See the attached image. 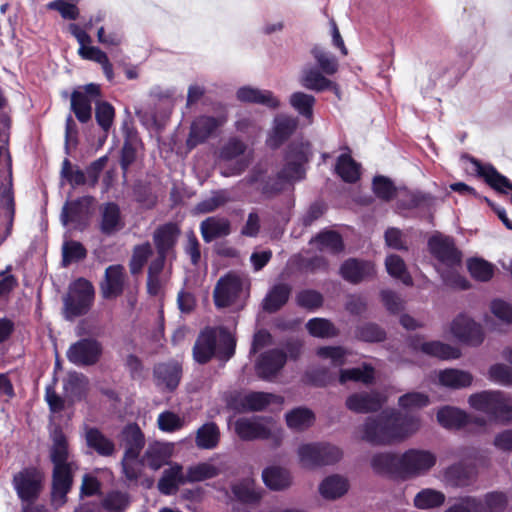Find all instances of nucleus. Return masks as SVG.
Listing matches in <instances>:
<instances>
[{
  "label": "nucleus",
  "instance_id": "1",
  "mask_svg": "<svg viewBox=\"0 0 512 512\" xmlns=\"http://www.w3.org/2000/svg\"><path fill=\"white\" fill-rule=\"evenodd\" d=\"M420 418L415 415L402 416L399 412L383 411L368 417L361 427L362 439L373 445H389L402 442L420 428Z\"/></svg>",
  "mask_w": 512,
  "mask_h": 512
},
{
  "label": "nucleus",
  "instance_id": "2",
  "mask_svg": "<svg viewBox=\"0 0 512 512\" xmlns=\"http://www.w3.org/2000/svg\"><path fill=\"white\" fill-rule=\"evenodd\" d=\"M53 444L50 450V458L54 465L52 480V503L56 507L66 502V495L73 483V474L77 469L76 464L70 460L68 443L61 431L55 430Z\"/></svg>",
  "mask_w": 512,
  "mask_h": 512
},
{
  "label": "nucleus",
  "instance_id": "3",
  "mask_svg": "<svg viewBox=\"0 0 512 512\" xmlns=\"http://www.w3.org/2000/svg\"><path fill=\"white\" fill-rule=\"evenodd\" d=\"M236 341L224 328H205L194 344V359L206 363L215 354L220 359L228 360L235 353Z\"/></svg>",
  "mask_w": 512,
  "mask_h": 512
},
{
  "label": "nucleus",
  "instance_id": "4",
  "mask_svg": "<svg viewBox=\"0 0 512 512\" xmlns=\"http://www.w3.org/2000/svg\"><path fill=\"white\" fill-rule=\"evenodd\" d=\"M469 405L501 424H512V396L501 390H485L468 398Z\"/></svg>",
  "mask_w": 512,
  "mask_h": 512
},
{
  "label": "nucleus",
  "instance_id": "5",
  "mask_svg": "<svg viewBox=\"0 0 512 512\" xmlns=\"http://www.w3.org/2000/svg\"><path fill=\"white\" fill-rule=\"evenodd\" d=\"M234 426L236 434L244 441L270 440L278 447L284 438L283 429L271 418H239Z\"/></svg>",
  "mask_w": 512,
  "mask_h": 512
},
{
  "label": "nucleus",
  "instance_id": "6",
  "mask_svg": "<svg viewBox=\"0 0 512 512\" xmlns=\"http://www.w3.org/2000/svg\"><path fill=\"white\" fill-rule=\"evenodd\" d=\"M296 452L300 466L309 470L335 464L342 458V451L326 442L303 443Z\"/></svg>",
  "mask_w": 512,
  "mask_h": 512
},
{
  "label": "nucleus",
  "instance_id": "7",
  "mask_svg": "<svg viewBox=\"0 0 512 512\" xmlns=\"http://www.w3.org/2000/svg\"><path fill=\"white\" fill-rule=\"evenodd\" d=\"M94 300V287L84 278H79L69 286L68 294L64 297V316L67 320L85 315Z\"/></svg>",
  "mask_w": 512,
  "mask_h": 512
},
{
  "label": "nucleus",
  "instance_id": "8",
  "mask_svg": "<svg viewBox=\"0 0 512 512\" xmlns=\"http://www.w3.org/2000/svg\"><path fill=\"white\" fill-rule=\"evenodd\" d=\"M240 185L249 191L260 193L264 198L270 199L281 193L287 184L279 172L272 176L268 173L266 165L259 164L240 181Z\"/></svg>",
  "mask_w": 512,
  "mask_h": 512
},
{
  "label": "nucleus",
  "instance_id": "9",
  "mask_svg": "<svg viewBox=\"0 0 512 512\" xmlns=\"http://www.w3.org/2000/svg\"><path fill=\"white\" fill-rule=\"evenodd\" d=\"M336 379L341 385L349 381L370 385L375 380V370L372 365L363 363L359 367L340 369L338 373L323 368L315 371L312 376L313 382L318 386H326Z\"/></svg>",
  "mask_w": 512,
  "mask_h": 512
},
{
  "label": "nucleus",
  "instance_id": "10",
  "mask_svg": "<svg viewBox=\"0 0 512 512\" xmlns=\"http://www.w3.org/2000/svg\"><path fill=\"white\" fill-rule=\"evenodd\" d=\"M247 151V145L240 139L230 138L220 150V161L224 163L221 174L229 177L239 175L250 165L252 153Z\"/></svg>",
  "mask_w": 512,
  "mask_h": 512
},
{
  "label": "nucleus",
  "instance_id": "11",
  "mask_svg": "<svg viewBox=\"0 0 512 512\" xmlns=\"http://www.w3.org/2000/svg\"><path fill=\"white\" fill-rule=\"evenodd\" d=\"M437 463L434 452L411 448L401 454V479L407 480L428 474Z\"/></svg>",
  "mask_w": 512,
  "mask_h": 512
},
{
  "label": "nucleus",
  "instance_id": "12",
  "mask_svg": "<svg viewBox=\"0 0 512 512\" xmlns=\"http://www.w3.org/2000/svg\"><path fill=\"white\" fill-rule=\"evenodd\" d=\"M42 474L33 467H26L13 475L12 486L22 505H31L40 495Z\"/></svg>",
  "mask_w": 512,
  "mask_h": 512
},
{
  "label": "nucleus",
  "instance_id": "13",
  "mask_svg": "<svg viewBox=\"0 0 512 512\" xmlns=\"http://www.w3.org/2000/svg\"><path fill=\"white\" fill-rule=\"evenodd\" d=\"M449 332L456 340L471 346H479L484 340L482 326L465 313L451 321Z\"/></svg>",
  "mask_w": 512,
  "mask_h": 512
},
{
  "label": "nucleus",
  "instance_id": "14",
  "mask_svg": "<svg viewBox=\"0 0 512 512\" xmlns=\"http://www.w3.org/2000/svg\"><path fill=\"white\" fill-rule=\"evenodd\" d=\"M100 98V88L97 84H87L71 94V110L76 118L88 122L92 117V104H97Z\"/></svg>",
  "mask_w": 512,
  "mask_h": 512
},
{
  "label": "nucleus",
  "instance_id": "15",
  "mask_svg": "<svg viewBox=\"0 0 512 512\" xmlns=\"http://www.w3.org/2000/svg\"><path fill=\"white\" fill-rule=\"evenodd\" d=\"M271 403L280 404L282 398L271 393L251 392L244 395L235 393L227 400L228 407L237 412L260 411Z\"/></svg>",
  "mask_w": 512,
  "mask_h": 512
},
{
  "label": "nucleus",
  "instance_id": "16",
  "mask_svg": "<svg viewBox=\"0 0 512 512\" xmlns=\"http://www.w3.org/2000/svg\"><path fill=\"white\" fill-rule=\"evenodd\" d=\"M102 354V345L93 338H84L72 344L67 350V359L76 366H92Z\"/></svg>",
  "mask_w": 512,
  "mask_h": 512
},
{
  "label": "nucleus",
  "instance_id": "17",
  "mask_svg": "<svg viewBox=\"0 0 512 512\" xmlns=\"http://www.w3.org/2000/svg\"><path fill=\"white\" fill-rule=\"evenodd\" d=\"M92 202V197H83L66 203L61 213L62 224L73 229L83 230L88 223Z\"/></svg>",
  "mask_w": 512,
  "mask_h": 512
},
{
  "label": "nucleus",
  "instance_id": "18",
  "mask_svg": "<svg viewBox=\"0 0 512 512\" xmlns=\"http://www.w3.org/2000/svg\"><path fill=\"white\" fill-rule=\"evenodd\" d=\"M430 252L443 265L454 268L461 263V254L452 238L442 234L433 235L428 242Z\"/></svg>",
  "mask_w": 512,
  "mask_h": 512
},
{
  "label": "nucleus",
  "instance_id": "19",
  "mask_svg": "<svg viewBox=\"0 0 512 512\" xmlns=\"http://www.w3.org/2000/svg\"><path fill=\"white\" fill-rule=\"evenodd\" d=\"M242 292V280L235 274L221 277L214 289V302L219 308L232 305Z\"/></svg>",
  "mask_w": 512,
  "mask_h": 512
},
{
  "label": "nucleus",
  "instance_id": "20",
  "mask_svg": "<svg viewBox=\"0 0 512 512\" xmlns=\"http://www.w3.org/2000/svg\"><path fill=\"white\" fill-rule=\"evenodd\" d=\"M384 401L377 391H360L350 394L345 400V406L354 413L366 414L379 410Z\"/></svg>",
  "mask_w": 512,
  "mask_h": 512
},
{
  "label": "nucleus",
  "instance_id": "21",
  "mask_svg": "<svg viewBox=\"0 0 512 512\" xmlns=\"http://www.w3.org/2000/svg\"><path fill=\"white\" fill-rule=\"evenodd\" d=\"M285 165L280 175L286 184L301 180L304 177L303 164L307 161V156L302 146H290L285 158Z\"/></svg>",
  "mask_w": 512,
  "mask_h": 512
},
{
  "label": "nucleus",
  "instance_id": "22",
  "mask_svg": "<svg viewBox=\"0 0 512 512\" xmlns=\"http://www.w3.org/2000/svg\"><path fill=\"white\" fill-rule=\"evenodd\" d=\"M411 347L417 352H422L441 360L457 359L461 355L458 348L441 341H423L420 338H415L411 341Z\"/></svg>",
  "mask_w": 512,
  "mask_h": 512
},
{
  "label": "nucleus",
  "instance_id": "23",
  "mask_svg": "<svg viewBox=\"0 0 512 512\" xmlns=\"http://www.w3.org/2000/svg\"><path fill=\"white\" fill-rule=\"evenodd\" d=\"M154 381L161 390H174L180 381L181 367L178 362L159 363L154 367Z\"/></svg>",
  "mask_w": 512,
  "mask_h": 512
},
{
  "label": "nucleus",
  "instance_id": "24",
  "mask_svg": "<svg viewBox=\"0 0 512 512\" xmlns=\"http://www.w3.org/2000/svg\"><path fill=\"white\" fill-rule=\"evenodd\" d=\"M341 276L348 282L356 284L375 275L373 263L350 258L340 267Z\"/></svg>",
  "mask_w": 512,
  "mask_h": 512
},
{
  "label": "nucleus",
  "instance_id": "25",
  "mask_svg": "<svg viewBox=\"0 0 512 512\" xmlns=\"http://www.w3.org/2000/svg\"><path fill=\"white\" fill-rule=\"evenodd\" d=\"M236 98L243 103L260 104L270 109H277L280 106L279 99L272 91L252 86L240 87L236 91Z\"/></svg>",
  "mask_w": 512,
  "mask_h": 512
},
{
  "label": "nucleus",
  "instance_id": "26",
  "mask_svg": "<svg viewBox=\"0 0 512 512\" xmlns=\"http://www.w3.org/2000/svg\"><path fill=\"white\" fill-rule=\"evenodd\" d=\"M84 437L88 448L103 457L113 456L116 452L114 441L104 435L99 429L83 426Z\"/></svg>",
  "mask_w": 512,
  "mask_h": 512
},
{
  "label": "nucleus",
  "instance_id": "27",
  "mask_svg": "<svg viewBox=\"0 0 512 512\" xmlns=\"http://www.w3.org/2000/svg\"><path fill=\"white\" fill-rule=\"evenodd\" d=\"M125 269L121 265H111L105 270V279L101 283L104 298H116L122 294L125 284Z\"/></svg>",
  "mask_w": 512,
  "mask_h": 512
},
{
  "label": "nucleus",
  "instance_id": "28",
  "mask_svg": "<svg viewBox=\"0 0 512 512\" xmlns=\"http://www.w3.org/2000/svg\"><path fill=\"white\" fill-rule=\"evenodd\" d=\"M371 467L376 474L401 479V454L377 453L371 458Z\"/></svg>",
  "mask_w": 512,
  "mask_h": 512
},
{
  "label": "nucleus",
  "instance_id": "29",
  "mask_svg": "<svg viewBox=\"0 0 512 512\" xmlns=\"http://www.w3.org/2000/svg\"><path fill=\"white\" fill-rule=\"evenodd\" d=\"M299 83L302 87L315 92H322L327 89H332L335 93L338 92L337 85L326 78L321 70L312 66H306L302 69Z\"/></svg>",
  "mask_w": 512,
  "mask_h": 512
},
{
  "label": "nucleus",
  "instance_id": "30",
  "mask_svg": "<svg viewBox=\"0 0 512 512\" xmlns=\"http://www.w3.org/2000/svg\"><path fill=\"white\" fill-rule=\"evenodd\" d=\"M475 478V469L463 462L450 465L444 470L443 480L452 487H465L470 485Z\"/></svg>",
  "mask_w": 512,
  "mask_h": 512
},
{
  "label": "nucleus",
  "instance_id": "31",
  "mask_svg": "<svg viewBox=\"0 0 512 512\" xmlns=\"http://www.w3.org/2000/svg\"><path fill=\"white\" fill-rule=\"evenodd\" d=\"M100 230L105 235H112L124 227L120 208L117 204L109 202L100 207Z\"/></svg>",
  "mask_w": 512,
  "mask_h": 512
},
{
  "label": "nucleus",
  "instance_id": "32",
  "mask_svg": "<svg viewBox=\"0 0 512 512\" xmlns=\"http://www.w3.org/2000/svg\"><path fill=\"white\" fill-rule=\"evenodd\" d=\"M296 118L287 115H277L274 119V127L267 143L272 148L280 146L297 128Z\"/></svg>",
  "mask_w": 512,
  "mask_h": 512
},
{
  "label": "nucleus",
  "instance_id": "33",
  "mask_svg": "<svg viewBox=\"0 0 512 512\" xmlns=\"http://www.w3.org/2000/svg\"><path fill=\"white\" fill-rule=\"evenodd\" d=\"M227 121V114L220 113L217 117L201 116L194 121V145L208 139L218 127Z\"/></svg>",
  "mask_w": 512,
  "mask_h": 512
},
{
  "label": "nucleus",
  "instance_id": "34",
  "mask_svg": "<svg viewBox=\"0 0 512 512\" xmlns=\"http://www.w3.org/2000/svg\"><path fill=\"white\" fill-rule=\"evenodd\" d=\"M286 354L280 349L264 353L257 363V372L261 378L274 376L285 364Z\"/></svg>",
  "mask_w": 512,
  "mask_h": 512
},
{
  "label": "nucleus",
  "instance_id": "35",
  "mask_svg": "<svg viewBox=\"0 0 512 512\" xmlns=\"http://www.w3.org/2000/svg\"><path fill=\"white\" fill-rule=\"evenodd\" d=\"M436 377L441 386L451 389H463L469 387L473 382L471 373L454 368L439 370Z\"/></svg>",
  "mask_w": 512,
  "mask_h": 512
},
{
  "label": "nucleus",
  "instance_id": "36",
  "mask_svg": "<svg viewBox=\"0 0 512 512\" xmlns=\"http://www.w3.org/2000/svg\"><path fill=\"white\" fill-rule=\"evenodd\" d=\"M121 443L125 449V455L140 456L145 445V438L137 424H129L122 430Z\"/></svg>",
  "mask_w": 512,
  "mask_h": 512
},
{
  "label": "nucleus",
  "instance_id": "37",
  "mask_svg": "<svg viewBox=\"0 0 512 512\" xmlns=\"http://www.w3.org/2000/svg\"><path fill=\"white\" fill-rule=\"evenodd\" d=\"M172 445L162 442L150 443L143 456V463L153 470H158L172 454Z\"/></svg>",
  "mask_w": 512,
  "mask_h": 512
},
{
  "label": "nucleus",
  "instance_id": "38",
  "mask_svg": "<svg viewBox=\"0 0 512 512\" xmlns=\"http://www.w3.org/2000/svg\"><path fill=\"white\" fill-rule=\"evenodd\" d=\"M437 420L444 428L460 429L468 427L470 416L458 408L446 406L437 412Z\"/></svg>",
  "mask_w": 512,
  "mask_h": 512
},
{
  "label": "nucleus",
  "instance_id": "39",
  "mask_svg": "<svg viewBox=\"0 0 512 512\" xmlns=\"http://www.w3.org/2000/svg\"><path fill=\"white\" fill-rule=\"evenodd\" d=\"M349 488L348 480L340 475L326 477L319 486L321 496L328 500L342 497Z\"/></svg>",
  "mask_w": 512,
  "mask_h": 512
},
{
  "label": "nucleus",
  "instance_id": "40",
  "mask_svg": "<svg viewBox=\"0 0 512 512\" xmlns=\"http://www.w3.org/2000/svg\"><path fill=\"white\" fill-rule=\"evenodd\" d=\"M180 230L174 223H167L154 232V242L157 252L168 254L169 250L176 243Z\"/></svg>",
  "mask_w": 512,
  "mask_h": 512
},
{
  "label": "nucleus",
  "instance_id": "41",
  "mask_svg": "<svg viewBox=\"0 0 512 512\" xmlns=\"http://www.w3.org/2000/svg\"><path fill=\"white\" fill-rule=\"evenodd\" d=\"M445 499L446 496L442 491L424 488L414 496L413 505L419 510H431L441 507Z\"/></svg>",
  "mask_w": 512,
  "mask_h": 512
},
{
  "label": "nucleus",
  "instance_id": "42",
  "mask_svg": "<svg viewBox=\"0 0 512 512\" xmlns=\"http://www.w3.org/2000/svg\"><path fill=\"white\" fill-rule=\"evenodd\" d=\"M287 426L294 431H304L311 427L315 421V415L312 410L305 407H298L285 416Z\"/></svg>",
  "mask_w": 512,
  "mask_h": 512
},
{
  "label": "nucleus",
  "instance_id": "43",
  "mask_svg": "<svg viewBox=\"0 0 512 512\" xmlns=\"http://www.w3.org/2000/svg\"><path fill=\"white\" fill-rule=\"evenodd\" d=\"M262 478L264 483L273 490H282L291 484L289 471L282 467L272 466L264 469Z\"/></svg>",
  "mask_w": 512,
  "mask_h": 512
},
{
  "label": "nucleus",
  "instance_id": "44",
  "mask_svg": "<svg viewBox=\"0 0 512 512\" xmlns=\"http://www.w3.org/2000/svg\"><path fill=\"white\" fill-rule=\"evenodd\" d=\"M201 232L205 241L226 236L230 233V223L225 218L210 217L201 223Z\"/></svg>",
  "mask_w": 512,
  "mask_h": 512
},
{
  "label": "nucleus",
  "instance_id": "45",
  "mask_svg": "<svg viewBox=\"0 0 512 512\" xmlns=\"http://www.w3.org/2000/svg\"><path fill=\"white\" fill-rule=\"evenodd\" d=\"M184 482L182 467L174 465L164 470L158 482V489L165 495L174 494L180 484Z\"/></svg>",
  "mask_w": 512,
  "mask_h": 512
},
{
  "label": "nucleus",
  "instance_id": "46",
  "mask_svg": "<svg viewBox=\"0 0 512 512\" xmlns=\"http://www.w3.org/2000/svg\"><path fill=\"white\" fill-rule=\"evenodd\" d=\"M291 289L287 284L275 285L263 301V309L267 312H275L288 300Z\"/></svg>",
  "mask_w": 512,
  "mask_h": 512
},
{
  "label": "nucleus",
  "instance_id": "47",
  "mask_svg": "<svg viewBox=\"0 0 512 512\" xmlns=\"http://www.w3.org/2000/svg\"><path fill=\"white\" fill-rule=\"evenodd\" d=\"M316 99L313 95L301 91L294 92L289 97L290 105L304 118L311 123L313 117V107Z\"/></svg>",
  "mask_w": 512,
  "mask_h": 512
},
{
  "label": "nucleus",
  "instance_id": "48",
  "mask_svg": "<svg viewBox=\"0 0 512 512\" xmlns=\"http://www.w3.org/2000/svg\"><path fill=\"white\" fill-rule=\"evenodd\" d=\"M385 266L390 276L399 279L407 286H411L413 284L412 277L407 271L406 264L400 256L396 254L387 256Z\"/></svg>",
  "mask_w": 512,
  "mask_h": 512
},
{
  "label": "nucleus",
  "instance_id": "49",
  "mask_svg": "<svg viewBox=\"0 0 512 512\" xmlns=\"http://www.w3.org/2000/svg\"><path fill=\"white\" fill-rule=\"evenodd\" d=\"M87 389V378L80 373L73 372L68 374L64 381V390L72 401L81 399Z\"/></svg>",
  "mask_w": 512,
  "mask_h": 512
},
{
  "label": "nucleus",
  "instance_id": "50",
  "mask_svg": "<svg viewBox=\"0 0 512 512\" xmlns=\"http://www.w3.org/2000/svg\"><path fill=\"white\" fill-rule=\"evenodd\" d=\"M320 251L330 253L341 252L344 248L341 236L334 231H324L318 234L312 241Z\"/></svg>",
  "mask_w": 512,
  "mask_h": 512
},
{
  "label": "nucleus",
  "instance_id": "51",
  "mask_svg": "<svg viewBox=\"0 0 512 512\" xmlns=\"http://www.w3.org/2000/svg\"><path fill=\"white\" fill-rule=\"evenodd\" d=\"M220 439V431L216 424L206 423L197 430L196 443L202 449H214Z\"/></svg>",
  "mask_w": 512,
  "mask_h": 512
},
{
  "label": "nucleus",
  "instance_id": "52",
  "mask_svg": "<svg viewBox=\"0 0 512 512\" xmlns=\"http://www.w3.org/2000/svg\"><path fill=\"white\" fill-rule=\"evenodd\" d=\"M311 53L321 70L326 75H333L338 71V60L329 51L325 50L320 46H315Z\"/></svg>",
  "mask_w": 512,
  "mask_h": 512
},
{
  "label": "nucleus",
  "instance_id": "53",
  "mask_svg": "<svg viewBox=\"0 0 512 512\" xmlns=\"http://www.w3.org/2000/svg\"><path fill=\"white\" fill-rule=\"evenodd\" d=\"M336 171L346 182H356L360 177V166L350 156L341 155L338 158Z\"/></svg>",
  "mask_w": 512,
  "mask_h": 512
},
{
  "label": "nucleus",
  "instance_id": "54",
  "mask_svg": "<svg viewBox=\"0 0 512 512\" xmlns=\"http://www.w3.org/2000/svg\"><path fill=\"white\" fill-rule=\"evenodd\" d=\"M430 403L429 396L422 392H409L399 397L398 405L405 411H414L426 407Z\"/></svg>",
  "mask_w": 512,
  "mask_h": 512
},
{
  "label": "nucleus",
  "instance_id": "55",
  "mask_svg": "<svg viewBox=\"0 0 512 512\" xmlns=\"http://www.w3.org/2000/svg\"><path fill=\"white\" fill-rule=\"evenodd\" d=\"M317 355L332 367L340 368L346 364L347 351L342 347L326 346L317 350Z\"/></svg>",
  "mask_w": 512,
  "mask_h": 512
},
{
  "label": "nucleus",
  "instance_id": "56",
  "mask_svg": "<svg viewBox=\"0 0 512 512\" xmlns=\"http://www.w3.org/2000/svg\"><path fill=\"white\" fill-rule=\"evenodd\" d=\"M468 270L473 278L479 281H488L494 273V266L480 258H473L468 261Z\"/></svg>",
  "mask_w": 512,
  "mask_h": 512
},
{
  "label": "nucleus",
  "instance_id": "57",
  "mask_svg": "<svg viewBox=\"0 0 512 512\" xmlns=\"http://www.w3.org/2000/svg\"><path fill=\"white\" fill-rule=\"evenodd\" d=\"M232 492L243 503H255L260 499V493L256 491L254 483L250 480L233 485Z\"/></svg>",
  "mask_w": 512,
  "mask_h": 512
},
{
  "label": "nucleus",
  "instance_id": "58",
  "mask_svg": "<svg viewBox=\"0 0 512 512\" xmlns=\"http://www.w3.org/2000/svg\"><path fill=\"white\" fill-rule=\"evenodd\" d=\"M129 504L128 495L120 491L109 492L102 501V508L107 512H124Z\"/></svg>",
  "mask_w": 512,
  "mask_h": 512
},
{
  "label": "nucleus",
  "instance_id": "59",
  "mask_svg": "<svg viewBox=\"0 0 512 512\" xmlns=\"http://www.w3.org/2000/svg\"><path fill=\"white\" fill-rule=\"evenodd\" d=\"M115 116V111L113 106L106 102L98 100L95 106V118L98 125L102 128L104 132H108L110 127L112 126L113 120Z\"/></svg>",
  "mask_w": 512,
  "mask_h": 512
},
{
  "label": "nucleus",
  "instance_id": "60",
  "mask_svg": "<svg viewBox=\"0 0 512 512\" xmlns=\"http://www.w3.org/2000/svg\"><path fill=\"white\" fill-rule=\"evenodd\" d=\"M306 327L314 337H333L337 334L334 325L327 319L314 318L307 322Z\"/></svg>",
  "mask_w": 512,
  "mask_h": 512
},
{
  "label": "nucleus",
  "instance_id": "61",
  "mask_svg": "<svg viewBox=\"0 0 512 512\" xmlns=\"http://www.w3.org/2000/svg\"><path fill=\"white\" fill-rule=\"evenodd\" d=\"M373 191L376 196L384 201H390L398 195V190L393 182L384 176H376L373 180Z\"/></svg>",
  "mask_w": 512,
  "mask_h": 512
},
{
  "label": "nucleus",
  "instance_id": "62",
  "mask_svg": "<svg viewBox=\"0 0 512 512\" xmlns=\"http://www.w3.org/2000/svg\"><path fill=\"white\" fill-rule=\"evenodd\" d=\"M145 465L143 459L139 460V457H133L131 455H123L121 466L122 472L129 482H135L138 480L141 474V467Z\"/></svg>",
  "mask_w": 512,
  "mask_h": 512
},
{
  "label": "nucleus",
  "instance_id": "63",
  "mask_svg": "<svg viewBox=\"0 0 512 512\" xmlns=\"http://www.w3.org/2000/svg\"><path fill=\"white\" fill-rule=\"evenodd\" d=\"M231 200L232 197L228 191L220 190L214 192L208 199L200 202L197 205V210L201 213L211 212Z\"/></svg>",
  "mask_w": 512,
  "mask_h": 512
},
{
  "label": "nucleus",
  "instance_id": "64",
  "mask_svg": "<svg viewBox=\"0 0 512 512\" xmlns=\"http://www.w3.org/2000/svg\"><path fill=\"white\" fill-rule=\"evenodd\" d=\"M488 377L491 381L503 386H512V368L505 364H494L489 368Z\"/></svg>",
  "mask_w": 512,
  "mask_h": 512
}]
</instances>
